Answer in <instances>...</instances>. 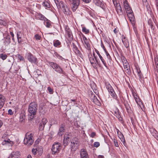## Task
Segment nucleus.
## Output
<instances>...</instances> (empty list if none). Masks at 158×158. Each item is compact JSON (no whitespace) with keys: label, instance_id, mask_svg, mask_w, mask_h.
I'll use <instances>...</instances> for the list:
<instances>
[{"label":"nucleus","instance_id":"ddd939ff","mask_svg":"<svg viewBox=\"0 0 158 158\" xmlns=\"http://www.w3.org/2000/svg\"><path fill=\"white\" fill-rule=\"evenodd\" d=\"M48 122L47 119L45 118H43L42 119L40 124L39 129L40 130H44L45 125Z\"/></svg>","mask_w":158,"mask_h":158},{"label":"nucleus","instance_id":"5701e85b","mask_svg":"<svg viewBox=\"0 0 158 158\" xmlns=\"http://www.w3.org/2000/svg\"><path fill=\"white\" fill-rule=\"evenodd\" d=\"M4 43L6 45H9L10 43V38L9 35H7L6 37L4 38Z\"/></svg>","mask_w":158,"mask_h":158},{"label":"nucleus","instance_id":"e2e57ef3","mask_svg":"<svg viewBox=\"0 0 158 158\" xmlns=\"http://www.w3.org/2000/svg\"><path fill=\"white\" fill-rule=\"evenodd\" d=\"M66 32L67 34L68 33H69V32H70V29H67V28H66Z\"/></svg>","mask_w":158,"mask_h":158},{"label":"nucleus","instance_id":"338daca9","mask_svg":"<svg viewBox=\"0 0 158 158\" xmlns=\"http://www.w3.org/2000/svg\"><path fill=\"white\" fill-rule=\"evenodd\" d=\"M98 158H104V157L103 156H99Z\"/></svg>","mask_w":158,"mask_h":158},{"label":"nucleus","instance_id":"5fc2aeb1","mask_svg":"<svg viewBox=\"0 0 158 158\" xmlns=\"http://www.w3.org/2000/svg\"><path fill=\"white\" fill-rule=\"evenodd\" d=\"M82 0L85 3H89L91 1V0Z\"/></svg>","mask_w":158,"mask_h":158},{"label":"nucleus","instance_id":"39448f33","mask_svg":"<svg viewBox=\"0 0 158 158\" xmlns=\"http://www.w3.org/2000/svg\"><path fill=\"white\" fill-rule=\"evenodd\" d=\"M49 65L52 67L53 69H55L56 72L60 73H63V71L62 69L56 63L51 62L49 63Z\"/></svg>","mask_w":158,"mask_h":158},{"label":"nucleus","instance_id":"a19ab883","mask_svg":"<svg viewBox=\"0 0 158 158\" xmlns=\"http://www.w3.org/2000/svg\"><path fill=\"white\" fill-rule=\"evenodd\" d=\"M34 37L36 40H40L41 38V37L38 34H36L34 36Z\"/></svg>","mask_w":158,"mask_h":158},{"label":"nucleus","instance_id":"13d9d810","mask_svg":"<svg viewBox=\"0 0 158 158\" xmlns=\"http://www.w3.org/2000/svg\"><path fill=\"white\" fill-rule=\"evenodd\" d=\"M105 52L106 53V56L107 57V58H109V57L110 56L109 54L108 53V52H107V51L106 50V52Z\"/></svg>","mask_w":158,"mask_h":158},{"label":"nucleus","instance_id":"58836bf2","mask_svg":"<svg viewBox=\"0 0 158 158\" xmlns=\"http://www.w3.org/2000/svg\"><path fill=\"white\" fill-rule=\"evenodd\" d=\"M25 115L23 114H21L20 116V122H23L24 119Z\"/></svg>","mask_w":158,"mask_h":158},{"label":"nucleus","instance_id":"603ef678","mask_svg":"<svg viewBox=\"0 0 158 158\" xmlns=\"http://www.w3.org/2000/svg\"><path fill=\"white\" fill-rule=\"evenodd\" d=\"M123 63V64H128V62L127 61V60H121Z\"/></svg>","mask_w":158,"mask_h":158},{"label":"nucleus","instance_id":"f704fd0d","mask_svg":"<svg viewBox=\"0 0 158 158\" xmlns=\"http://www.w3.org/2000/svg\"><path fill=\"white\" fill-rule=\"evenodd\" d=\"M136 70L137 72V73L138 74V76L139 77V78H141V71L139 68H137V67H136Z\"/></svg>","mask_w":158,"mask_h":158},{"label":"nucleus","instance_id":"4c0bfd02","mask_svg":"<svg viewBox=\"0 0 158 158\" xmlns=\"http://www.w3.org/2000/svg\"><path fill=\"white\" fill-rule=\"evenodd\" d=\"M0 58L2 59H6L7 58V56L5 54L1 53L0 54Z\"/></svg>","mask_w":158,"mask_h":158},{"label":"nucleus","instance_id":"f3484780","mask_svg":"<svg viewBox=\"0 0 158 158\" xmlns=\"http://www.w3.org/2000/svg\"><path fill=\"white\" fill-rule=\"evenodd\" d=\"M2 144L3 145L12 146L13 144V143L12 141H10L9 139H6L3 140L2 142Z\"/></svg>","mask_w":158,"mask_h":158},{"label":"nucleus","instance_id":"680f3d73","mask_svg":"<svg viewBox=\"0 0 158 158\" xmlns=\"http://www.w3.org/2000/svg\"><path fill=\"white\" fill-rule=\"evenodd\" d=\"M125 107L126 108L127 110H128L130 108V107L128 105H126L125 104Z\"/></svg>","mask_w":158,"mask_h":158},{"label":"nucleus","instance_id":"dca6fc26","mask_svg":"<svg viewBox=\"0 0 158 158\" xmlns=\"http://www.w3.org/2000/svg\"><path fill=\"white\" fill-rule=\"evenodd\" d=\"M116 9L117 13L119 15H123V12L120 3L116 4L115 6Z\"/></svg>","mask_w":158,"mask_h":158},{"label":"nucleus","instance_id":"473e14b6","mask_svg":"<svg viewBox=\"0 0 158 158\" xmlns=\"http://www.w3.org/2000/svg\"><path fill=\"white\" fill-rule=\"evenodd\" d=\"M45 22V25L47 27H50L51 26L50 21L46 19Z\"/></svg>","mask_w":158,"mask_h":158},{"label":"nucleus","instance_id":"e433bc0d","mask_svg":"<svg viewBox=\"0 0 158 158\" xmlns=\"http://www.w3.org/2000/svg\"><path fill=\"white\" fill-rule=\"evenodd\" d=\"M38 18L41 20H44V19H46V18L41 14H39L38 15Z\"/></svg>","mask_w":158,"mask_h":158},{"label":"nucleus","instance_id":"4d7b16f0","mask_svg":"<svg viewBox=\"0 0 158 158\" xmlns=\"http://www.w3.org/2000/svg\"><path fill=\"white\" fill-rule=\"evenodd\" d=\"M48 89L49 92L50 93L52 91V89L50 87H48Z\"/></svg>","mask_w":158,"mask_h":158},{"label":"nucleus","instance_id":"6ab92c4d","mask_svg":"<svg viewBox=\"0 0 158 158\" xmlns=\"http://www.w3.org/2000/svg\"><path fill=\"white\" fill-rule=\"evenodd\" d=\"M5 99V98L3 95L0 94V108L1 109H2L3 107Z\"/></svg>","mask_w":158,"mask_h":158},{"label":"nucleus","instance_id":"20e7f679","mask_svg":"<svg viewBox=\"0 0 158 158\" xmlns=\"http://www.w3.org/2000/svg\"><path fill=\"white\" fill-rule=\"evenodd\" d=\"M79 142L77 138H74L72 140L71 142V149L73 151H75L78 148L79 146Z\"/></svg>","mask_w":158,"mask_h":158},{"label":"nucleus","instance_id":"4be33fe9","mask_svg":"<svg viewBox=\"0 0 158 158\" xmlns=\"http://www.w3.org/2000/svg\"><path fill=\"white\" fill-rule=\"evenodd\" d=\"M122 41L124 46L126 48H128L129 47V43L127 39H126V37L124 36H122Z\"/></svg>","mask_w":158,"mask_h":158},{"label":"nucleus","instance_id":"79ce46f5","mask_svg":"<svg viewBox=\"0 0 158 158\" xmlns=\"http://www.w3.org/2000/svg\"><path fill=\"white\" fill-rule=\"evenodd\" d=\"M94 147L97 148L100 145L99 143L98 142H95L94 144Z\"/></svg>","mask_w":158,"mask_h":158},{"label":"nucleus","instance_id":"bf43d9fd","mask_svg":"<svg viewBox=\"0 0 158 158\" xmlns=\"http://www.w3.org/2000/svg\"><path fill=\"white\" fill-rule=\"evenodd\" d=\"M101 61L104 64V65L105 66L106 65V62H105L104 60H101Z\"/></svg>","mask_w":158,"mask_h":158},{"label":"nucleus","instance_id":"ea45409f","mask_svg":"<svg viewBox=\"0 0 158 158\" xmlns=\"http://www.w3.org/2000/svg\"><path fill=\"white\" fill-rule=\"evenodd\" d=\"M148 23L149 25L151 26V29H154V27L152 23V21L150 20H148Z\"/></svg>","mask_w":158,"mask_h":158},{"label":"nucleus","instance_id":"2f4dec72","mask_svg":"<svg viewBox=\"0 0 158 158\" xmlns=\"http://www.w3.org/2000/svg\"><path fill=\"white\" fill-rule=\"evenodd\" d=\"M42 5L47 8H49L50 5L49 3L47 1L44 2L42 4Z\"/></svg>","mask_w":158,"mask_h":158},{"label":"nucleus","instance_id":"09e8293b","mask_svg":"<svg viewBox=\"0 0 158 158\" xmlns=\"http://www.w3.org/2000/svg\"><path fill=\"white\" fill-rule=\"evenodd\" d=\"M10 35H11V37H12V40L13 41H14L15 40V39H14V33H13V32L12 31H10Z\"/></svg>","mask_w":158,"mask_h":158},{"label":"nucleus","instance_id":"b1692460","mask_svg":"<svg viewBox=\"0 0 158 158\" xmlns=\"http://www.w3.org/2000/svg\"><path fill=\"white\" fill-rule=\"evenodd\" d=\"M150 131L153 136L158 140V133L157 131L155 129H152L150 130Z\"/></svg>","mask_w":158,"mask_h":158},{"label":"nucleus","instance_id":"423d86ee","mask_svg":"<svg viewBox=\"0 0 158 158\" xmlns=\"http://www.w3.org/2000/svg\"><path fill=\"white\" fill-rule=\"evenodd\" d=\"M72 47L73 51L77 56V58L79 59L81 58L83 59L84 58L83 55L81 53V52L78 50L77 48L74 44H73Z\"/></svg>","mask_w":158,"mask_h":158},{"label":"nucleus","instance_id":"cd10ccee","mask_svg":"<svg viewBox=\"0 0 158 158\" xmlns=\"http://www.w3.org/2000/svg\"><path fill=\"white\" fill-rule=\"evenodd\" d=\"M62 10L64 12V13L67 15H70L71 14V11L69 10L67 6Z\"/></svg>","mask_w":158,"mask_h":158},{"label":"nucleus","instance_id":"4468645a","mask_svg":"<svg viewBox=\"0 0 158 158\" xmlns=\"http://www.w3.org/2000/svg\"><path fill=\"white\" fill-rule=\"evenodd\" d=\"M123 5L126 13L130 11H131L132 10L129 6L127 0H124V1H123Z\"/></svg>","mask_w":158,"mask_h":158},{"label":"nucleus","instance_id":"37998d69","mask_svg":"<svg viewBox=\"0 0 158 158\" xmlns=\"http://www.w3.org/2000/svg\"><path fill=\"white\" fill-rule=\"evenodd\" d=\"M64 132H63L62 131L59 130L58 132L57 133V135L60 136H61L64 134Z\"/></svg>","mask_w":158,"mask_h":158},{"label":"nucleus","instance_id":"1a4fd4ad","mask_svg":"<svg viewBox=\"0 0 158 158\" xmlns=\"http://www.w3.org/2000/svg\"><path fill=\"white\" fill-rule=\"evenodd\" d=\"M79 0H74L72 3V10L74 12L77 9L80 4Z\"/></svg>","mask_w":158,"mask_h":158},{"label":"nucleus","instance_id":"72a5a7b5","mask_svg":"<svg viewBox=\"0 0 158 158\" xmlns=\"http://www.w3.org/2000/svg\"><path fill=\"white\" fill-rule=\"evenodd\" d=\"M82 31L83 32L87 34L89 32V30L87 29L85 27H83L82 28Z\"/></svg>","mask_w":158,"mask_h":158},{"label":"nucleus","instance_id":"49530a36","mask_svg":"<svg viewBox=\"0 0 158 158\" xmlns=\"http://www.w3.org/2000/svg\"><path fill=\"white\" fill-rule=\"evenodd\" d=\"M114 144L115 146L117 147H118V142H117L116 140L115 139H114Z\"/></svg>","mask_w":158,"mask_h":158},{"label":"nucleus","instance_id":"7ed1b4c3","mask_svg":"<svg viewBox=\"0 0 158 158\" xmlns=\"http://www.w3.org/2000/svg\"><path fill=\"white\" fill-rule=\"evenodd\" d=\"M61 148V144L59 143L53 144L52 148V154H56L59 152Z\"/></svg>","mask_w":158,"mask_h":158},{"label":"nucleus","instance_id":"c03bdc74","mask_svg":"<svg viewBox=\"0 0 158 158\" xmlns=\"http://www.w3.org/2000/svg\"><path fill=\"white\" fill-rule=\"evenodd\" d=\"M101 46L102 48L104 50L105 52H106V49L104 46L102 42V41H101Z\"/></svg>","mask_w":158,"mask_h":158},{"label":"nucleus","instance_id":"6e6d98bb","mask_svg":"<svg viewBox=\"0 0 158 158\" xmlns=\"http://www.w3.org/2000/svg\"><path fill=\"white\" fill-rule=\"evenodd\" d=\"M95 135H96V133L95 132H93L91 133V134L90 135V136L91 137H92L93 138L95 136Z\"/></svg>","mask_w":158,"mask_h":158},{"label":"nucleus","instance_id":"f257e3e1","mask_svg":"<svg viewBox=\"0 0 158 158\" xmlns=\"http://www.w3.org/2000/svg\"><path fill=\"white\" fill-rule=\"evenodd\" d=\"M33 134L29 132L27 133L24 139V144L27 145H31L33 143Z\"/></svg>","mask_w":158,"mask_h":158},{"label":"nucleus","instance_id":"864d4df0","mask_svg":"<svg viewBox=\"0 0 158 158\" xmlns=\"http://www.w3.org/2000/svg\"><path fill=\"white\" fill-rule=\"evenodd\" d=\"M14 155H15V153L13 152L10 154V155L8 158H12L14 156Z\"/></svg>","mask_w":158,"mask_h":158},{"label":"nucleus","instance_id":"f8f14e48","mask_svg":"<svg viewBox=\"0 0 158 158\" xmlns=\"http://www.w3.org/2000/svg\"><path fill=\"white\" fill-rule=\"evenodd\" d=\"M112 113L118 118L119 120H122V118L120 116V113L119 111L118 110L117 108L115 107L114 108Z\"/></svg>","mask_w":158,"mask_h":158},{"label":"nucleus","instance_id":"2eb2a0df","mask_svg":"<svg viewBox=\"0 0 158 158\" xmlns=\"http://www.w3.org/2000/svg\"><path fill=\"white\" fill-rule=\"evenodd\" d=\"M91 64L94 68H96L97 65H100V60H89Z\"/></svg>","mask_w":158,"mask_h":158},{"label":"nucleus","instance_id":"c756f323","mask_svg":"<svg viewBox=\"0 0 158 158\" xmlns=\"http://www.w3.org/2000/svg\"><path fill=\"white\" fill-rule=\"evenodd\" d=\"M93 2L96 5L98 6H101L102 4V2L100 0H93Z\"/></svg>","mask_w":158,"mask_h":158},{"label":"nucleus","instance_id":"393cba45","mask_svg":"<svg viewBox=\"0 0 158 158\" xmlns=\"http://www.w3.org/2000/svg\"><path fill=\"white\" fill-rule=\"evenodd\" d=\"M123 66L124 67V71L127 73H130V65H129V63H126L125 64H123Z\"/></svg>","mask_w":158,"mask_h":158},{"label":"nucleus","instance_id":"c85d7f7f","mask_svg":"<svg viewBox=\"0 0 158 158\" xmlns=\"http://www.w3.org/2000/svg\"><path fill=\"white\" fill-rule=\"evenodd\" d=\"M94 102L98 106H100L101 104L100 101L97 99V97L94 96L93 99Z\"/></svg>","mask_w":158,"mask_h":158},{"label":"nucleus","instance_id":"a211bd4d","mask_svg":"<svg viewBox=\"0 0 158 158\" xmlns=\"http://www.w3.org/2000/svg\"><path fill=\"white\" fill-rule=\"evenodd\" d=\"M80 155L81 158H89L87 152L84 149L81 150Z\"/></svg>","mask_w":158,"mask_h":158},{"label":"nucleus","instance_id":"052dcab7","mask_svg":"<svg viewBox=\"0 0 158 158\" xmlns=\"http://www.w3.org/2000/svg\"><path fill=\"white\" fill-rule=\"evenodd\" d=\"M5 23L2 20L0 19V24H3Z\"/></svg>","mask_w":158,"mask_h":158},{"label":"nucleus","instance_id":"aec40b11","mask_svg":"<svg viewBox=\"0 0 158 158\" xmlns=\"http://www.w3.org/2000/svg\"><path fill=\"white\" fill-rule=\"evenodd\" d=\"M133 95L137 104L138 105L140 106L142 102L139 96L137 95L135 93H133Z\"/></svg>","mask_w":158,"mask_h":158},{"label":"nucleus","instance_id":"412c9836","mask_svg":"<svg viewBox=\"0 0 158 158\" xmlns=\"http://www.w3.org/2000/svg\"><path fill=\"white\" fill-rule=\"evenodd\" d=\"M83 39L84 41V43L85 45V47L88 50L89 49H90V45L89 43L88 39L85 36L83 37Z\"/></svg>","mask_w":158,"mask_h":158},{"label":"nucleus","instance_id":"9b49d317","mask_svg":"<svg viewBox=\"0 0 158 158\" xmlns=\"http://www.w3.org/2000/svg\"><path fill=\"white\" fill-rule=\"evenodd\" d=\"M55 3L58 8H62L64 10L67 6L66 4L64 3L62 1L59 2L58 0H54Z\"/></svg>","mask_w":158,"mask_h":158},{"label":"nucleus","instance_id":"0e129e2a","mask_svg":"<svg viewBox=\"0 0 158 158\" xmlns=\"http://www.w3.org/2000/svg\"><path fill=\"white\" fill-rule=\"evenodd\" d=\"M29 61L31 63H35L36 62V60H29Z\"/></svg>","mask_w":158,"mask_h":158},{"label":"nucleus","instance_id":"de8ad7c7","mask_svg":"<svg viewBox=\"0 0 158 158\" xmlns=\"http://www.w3.org/2000/svg\"><path fill=\"white\" fill-rule=\"evenodd\" d=\"M37 151V149H33L32 150V152L33 154L35 155L36 154V152Z\"/></svg>","mask_w":158,"mask_h":158},{"label":"nucleus","instance_id":"8fccbe9b","mask_svg":"<svg viewBox=\"0 0 158 158\" xmlns=\"http://www.w3.org/2000/svg\"><path fill=\"white\" fill-rule=\"evenodd\" d=\"M21 32H18L17 33V37L18 39H21V37L20 36V34H21Z\"/></svg>","mask_w":158,"mask_h":158},{"label":"nucleus","instance_id":"9d476101","mask_svg":"<svg viewBox=\"0 0 158 158\" xmlns=\"http://www.w3.org/2000/svg\"><path fill=\"white\" fill-rule=\"evenodd\" d=\"M129 19L132 24H134L135 23V18L132 10L127 12Z\"/></svg>","mask_w":158,"mask_h":158},{"label":"nucleus","instance_id":"7c9ffc66","mask_svg":"<svg viewBox=\"0 0 158 158\" xmlns=\"http://www.w3.org/2000/svg\"><path fill=\"white\" fill-rule=\"evenodd\" d=\"M65 125L64 123H63L60 125V126L59 130L64 132L65 131Z\"/></svg>","mask_w":158,"mask_h":158},{"label":"nucleus","instance_id":"774afa93","mask_svg":"<svg viewBox=\"0 0 158 158\" xmlns=\"http://www.w3.org/2000/svg\"><path fill=\"white\" fill-rule=\"evenodd\" d=\"M27 158H32V157L31 155H29L27 156Z\"/></svg>","mask_w":158,"mask_h":158},{"label":"nucleus","instance_id":"f03ea898","mask_svg":"<svg viewBox=\"0 0 158 158\" xmlns=\"http://www.w3.org/2000/svg\"><path fill=\"white\" fill-rule=\"evenodd\" d=\"M37 105L35 102H32L30 103L28 107V111L31 116L35 115L37 110Z\"/></svg>","mask_w":158,"mask_h":158},{"label":"nucleus","instance_id":"a18cd8bd","mask_svg":"<svg viewBox=\"0 0 158 158\" xmlns=\"http://www.w3.org/2000/svg\"><path fill=\"white\" fill-rule=\"evenodd\" d=\"M95 52H96L97 53V54L99 56L100 59H102V56L100 54L98 50H97L96 49L95 50Z\"/></svg>","mask_w":158,"mask_h":158},{"label":"nucleus","instance_id":"c9c22d12","mask_svg":"<svg viewBox=\"0 0 158 158\" xmlns=\"http://www.w3.org/2000/svg\"><path fill=\"white\" fill-rule=\"evenodd\" d=\"M27 59H34V56L30 53H28L27 54Z\"/></svg>","mask_w":158,"mask_h":158},{"label":"nucleus","instance_id":"3c124183","mask_svg":"<svg viewBox=\"0 0 158 158\" xmlns=\"http://www.w3.org/2000/svg\"><path fill=\"white\" fill-rule=\"evenodd\" d=\"M8 114L11 115L13 114V113L11 109H9L8 110Z\"/></svg>","mask_w":158,"mask_h":158},{"label":"nucleus","instance_id":"a878e982","mask_svg":"<svg viewBox=\"0 0 158 158\" xmlns=\"http://www.w3.org/2000/svg\"><path fill=\"white\" fill-rule=\"evenodd\" d=\"M118 137L121 139V141L123 143V144L125 145L126 142L123 135L121 132H120V134H119L118 132Z\"/></svg>","mask_w":158,"mask_h":158},{"label":"nucleus","instance_id":"6e6552de","mask_svg":"<svg viewBox=\"0 0 158 158\" xmlns=\"http://www.w3.org/2000/svg\"><path fill=\"white\" fill-rule=\"evenodd\" d=\"M70 134L68 133H66L64 135L63 144L64 146H67L70 141Z\"/></svg>","mask_w":158,"mask_h":158},{"label":"nucleus","instance_id":"bb28decb","mask_svg":"<svg viewBox=\"0 0 158 158\" xmlns=\"http://www.w3.org/2000/svg\"><path fill=\"white\" fill-rule=\"evenodd\" d=\"M53 43L54 46L56 47H60L61 45V42L58 40H54Z\"/></svg>","mask_w":158,"mask_h":158},{"label":"nucleus","instance_id":"0eeeda50","mask_svg":"<svg viewBox=\"0 0 158 158\" xmlns=\"http://www.w3.org/2000/svg\"><path fill=\"white\" fill-rule=\"evenodd\" d=\"M106 87L111 95L115 99H116L117 96L111 86L109 84H106Z\"/></svg>","mask_w":158,"mask_h":158},{"label":"nucleus","instance_id":"69168bd1","mask_svg":"<svg viewBox=\"0 0 158 158\" xmlns=\"http://www.w3.org/2000/svg\"><path fill=\"white\" fill-rule=\"evenodd\" d=\"M71 31L69 32V33L67 34L70 37L71 36Z\"/></svg>","mask_w":158,"mask_h":158}]
</instances>
